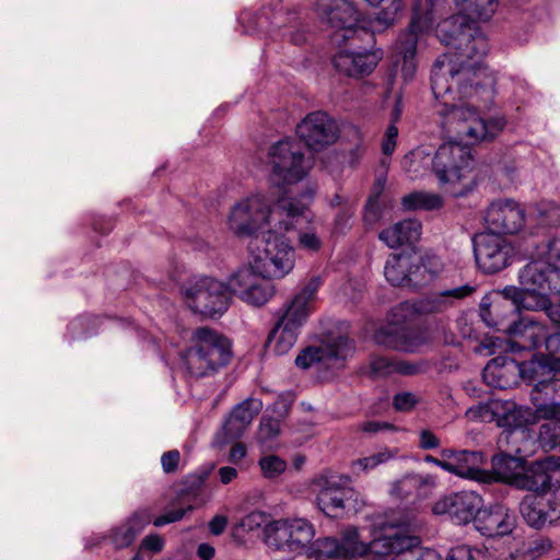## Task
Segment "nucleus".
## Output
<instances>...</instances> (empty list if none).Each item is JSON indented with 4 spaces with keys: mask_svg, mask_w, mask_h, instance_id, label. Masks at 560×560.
I'll use <instances>...</instances> for the list:
<instances>
[{
    "mask_svg": "<svg viewBox=\"0 0 560 560\" xmlns=\"http://www.w3.org/2000/svg\"><path fill=\"white\" fill-rule=\"evenodd\" d=\"M271 180L280 186L302 180L310 168L300 145L289 139L279 140L269 150Z\"/></svg>",
    "mask_w": 560,
    "mask_h": 560,
    "instance_id": "18",
    "label": "nucleus"
},
{
    "mask_svg": "<svg viewBox=\"0 0 560 560\" xmlns=\"http://www.w3.org/2000/svg\"><path fill=\"white\" fill-rule=\"evenodd\" d=\"M401 205L405 210L432 211V210H438V209L442 208L443 198L439 194H435V192L412 191L402 197Z\"/></svg>",
    "mask_w": 560,
    "mask_h": 560,
    "instance_id": "38",
    "label": "nucleus"
},
{
    "mask_svg": "<svg viewBox=\"0 0 560 560\" xmlns=\"http://www.w3.org/2000/svg\"><path fill=\"white\" fill-rule=\"evenodd\" d=\"M300 140L312 151L331 145L339 137L336 121L325 112H312L296 126Z\"/></svg>",
    "mask_w": 560,
    "mask_h": 560,
    "instance_id": "23",
    "label": "nucleus"
},
{
    "mask_svg": "<svg viewBox=\"0 0 560 560\" xmlns=\"http://www.w3.org/2000/svg\"><path fill=\"white\" fill-rule=\"evenodd\" d=\"M381 207L376 198H370L364 207L363 219L366 223L372 224L381 217Z\"/></svg>",
    "mask_w": 560,
    "mask_h": 560,
    "instance_id": "57",
    "label": "nucleus"
},
{
    "mask_svg": "<svg viewBox=\"0 0 560 560\" xmlns=\"http://www.w3.org/2000/svg\"><path fill=\"white\" fill-rule=\"evenodd\" d=\"M441 455L442 457L452 458L454 466L453 475L474 480L479 483H492L493 476L491 472L489 470L481 469L485 460L482 452L445 448L442 451Z\"/></svg>",
    "mask_w": 560,
    "mask_h": 560,
    "instance_id": "27",
    "label": "nucleus"
},
{
    "mask_svg": "<svg viewBox=\"0 0 560 560\" xmlns=\"http://www.w3.org/2000/svg\"><path fill=\"white\" fill-rule=\"evenodd\" d=\"M261 522L262 515L260 513H250L242 520L241 526L252 530L255 527H259L261 525Z\"/></svg>",
    "mask_w": 560,
    "mask_h": 560,
    "instance_id": "63",
    "label": "nucleus"
},
{
    "mask_svg": "<svg viewBox=\"0 0 560 560\" xmlns=\"http://www.w3.org/2000/svg\"><path fill=\"white\" fill-rule=\"evenodd\" d=\"M315 11L323 22L335 28L331 42L337 45L352 39L372 37L365 27L359 25L360 14L349 0H316Z\"/></svg>",
    "mask_w": 560,
    "mask_h": 560,
    "instance_id": "16",
    "label": "nucleus"
},
{
    "mask_svg": "<svg viewBox=\"0 0 560 560\" xmlns=\"http://www.w3.org/2000/svg\"><path fill=\"white\" fill-rule=\"evenodd\" d=\"M422 225L417 219H406L384 229L378 238L389 248H398L404 244L415 243L420 238Z\"/></svg>",
    "mask_w": 560,
    "mask_h": 560,
    "instance_id": "33",
    "label": "nucleus"
},
{
    "mask_svg": "<svg viewBox=\"0 0 560 560\" xmlns=\"http://www.w3.org/2000/svg\"><path fill=\"white\" fill-rule=\"evenodd\" d=\"M419 402L418 397L410 392H399L393 397V407L397 411H410Z\"/></svg>",
    "mask_w": 560,
    "mask_h": 560,
    "instance_id": "52",
    "label": "nucleus"
},
{
    "mask_svg": "<svg viewBox=\"0 0 560 560\" xmlns=\"http://www.w3.org/2000/svg\"><path fill=\"white\" fill-rule=\"evenodd\" d=\"M231 357L232 345L226 337L199 327L192 332L191 346L179 353L178 369L189 377H206L228 365Z\"/></svg>",
    "mask_w": 560,
    "mask_h": 560,
    "instance_id": "6",
    "label": "nucleus"
},
{
    "mask_svg": "<svg viewBox=\"0 0 560 560\" xmlns=\"http://www.w3.org/2000/svg\"><path fill=\"white\" fill-rule=\"evenodd\" d=\"M394 429H395L394 425L388 422L374 421V420L365 421L361 425V430L363 432L370 433V434H373V433H376V432H380L383 430H394Z\"/></svg>",
    "mask_w": 560,
    "mask_h": 560,
    "instance_id": "60",
    "label": "nucleus"
},
{
    "mask_svg": "<svg viewBox=\"0 0 560 560\" xmlns=\"http://www.w3.org/2000/svg\"><path fill=\"white\" fill-rule=\"evenodd\" d=\"M542 345L548 352V354H542L544 357H552L560 359V331L549 334L546 330V337L544 338ZM537 354H535L532 359H534Z\"/></svg>",
    "mask_w": 560,
    "mask_h": 560,
    "instance_id": "54",
    "label": "nucleus"
},
{
    "mask_svg": "<svg viewBox=\"0 0 560 560\" xmlns=\"http://www.w3.org/2000/svg\"><path fill=\"white\" fill-rule=\"evenodd\" d=\"M214 547L208 542H201L197 548V556L201 560H211L214 557Z\"/></svg>",
    "mask_w": 560,
    "mask_h": 560,
    "instance_id": "64",
    "label": "nucleus"
},
{
    "mask_svg": "<svg viewBox=\"0 0 560 560\" xmlns=\"http://www.w3.org/2000/svg\"><path fill=\"white\" fill-rule=\"evenodd\" d=\"M261 409L262 401L258 398H246L237 404L223 424L225 438L240 439Z\"/></svg>",
    "mask_w": 560,
    "mask_h": 560,
    "instance_id": "32",
    "label": "nucleus"
},
{
    "mask_svg": "<svg viewBox=\"0 0 560 560\" xmlns=\"http://www.w3.org/2000/svg\"><path fill=\"white\" fill-rule=\"evenodd\" d=\"M101 318L93 315H82L74 318L68 325V334L71 339L89 338L98 330Z\"/></svg>",
    "mask_w": 560,
    "mask_h": 560,
    "instance_id": "45",
    "label": "nucleus"
},
{
    "mask_svg": "<svg viewBox=\"0 0 560 560\" xmlns=\"http://www.w3.org/2000/svg\"><path fill=\"white\" fill-rule=\"evenodd\" d=\"M238 21L246 34L281 37L294 45L307 40V31L301 12L295 7L285 5L276 0L257 12L244 10Z\"/></svg>",
    "mask_w": 560,
    "mask_h": 560,
    "instance_id": "5",
    "label": "nucleus"
},
{
    "mask_svg": "<svg viewBox=\"0 0 560 560\" xmlns=\"http://www.w3.org/2000/svg\"><path fill=\"white\" fill-rule=\"evenodd\" d=\"M188 306L208 317L221 316L229 308L231 296L230 278L224 283L211 277H194L182 287Z\"/></svg>",
    "mask_w": 560,
    "mask_h": 560,
    "instance_id": "13",
    "label": "nucleus"
},
{
    "mask_svg": "<svg viewBox=\"0 0 560 560\" xmlns=\"http://www.w3.org/2000/svg\"><path fill=\"white\" fill-rule=\"evenodd\" d=\"M290 534L288 520H278L268 524L265 528V540L268 547L276 550L290 552Z\"/></svg>",
    "mask_w": 560,
    "mask_h": 560,
    "instance_id": "39",
    "label": "nucleus"
},
{
    "mask_svg": "<svg viewBox=\"0 0 560 560\" xmlns=\"http://www.w3.org/2000/svg\"><path fill=\"white\" fill-rule=\"evenodd\" d=\"M520 513L536 529L555 525L560 520V506L540 494H526L520 503Z\"/></svg>",
    "mask_w": 560,
    "mask_h": 560,
    "instance_id": "29",
    "label": "nucleus"
},
{
    "mask_svg": "<svg viewBox=\"0 0 560 560\" xmlns=\"http://www.w3.org/2000/svg\"><path fill=\"white\" fill-rule=\"evenodd\" d=\"M498 423L504 429L499 438V445H506L511 453L503 451L492 456V482L504 481L516 488V479L522 477L525 458L530 453L528 446L534 444V440L515 411L505 412L498 419Z\"/></svg>",
    "mask_w": 560,
    "mask_h": 560,
    "instance_id": "7",
    "label": "nucleus"
},
{
    "mask_svg": "<svg viewBox=\"0 0 560 560\" xmlns=\"http://www.w3.org/2000/svg\"><path fill=\"white\" fill-rule=\"evenodd\" d=\"M164 544L165 541L162 536L159 534H150L142 539L141 547L145 550L158 553L163 550Z\"/></svg>",
    "mask_w": 560,
    "mask_h": 560,
    "instance_id": "56",
    "label": "nucleus"
},
{
    "mask_svg": "<svg viewBox=\"0 0 560 560\" xmlns=\"http://www.w3.org/2000/svg\"><path fill=\"white\" fill-rule=\"evenodd\" d=\"M180 460V453L177 450L164 452L161 456V466L165 474H173L177 470Z\"/></svg>",
    "mask_w": 560,
    "mask_h": 560,
    "instance_id": "55",
    "label": "nucleus"
},
{
    "mask_svg": "<svg viewBox=\"0 0 560 560\" xmlns=\"http://www.w3.org/2000/svg\"><path fill=\"white\" fill-rule=\"evenodd\" d=\"M517 373L511 374V370L494 368L492 364H487L482 371V378L485 383L493 388L506 389L517 383Z\"/></svg>",
    "mask_w": 560,
    "mask_h": 560,
    "instance_id": "44",
    "label": "nucleus"
},
{
    "mask_svg": "<svg viewBox=\"0 0 560 560\" xmlns=\"http://www.w3.org/2000/svg\"><path fill=\"white\" fill-rule=\"evenodd\" d=\"M398 137V128L395 126V124H390L385 132V137L382 142V152L386 156L382 160V164L384 166L388 165V156L393 154L396 148V140Z\"/></svg>",
    "mask_w": 560,
    "mask_h": 560,
    "instance_id": "51",
    "label": "nucleus"
},
{
    "mask_svg": "<svg viewBox=\"0 0 560 560\" xmlns=\"http://www.w3.org/2000/svg\"><path fill=\"white\" fill-rule=\"evenodd\" d=\"M354 350L353 341L343 334L329 332L319 346L303 349L295 358L296 366L307 370L315 364L341 369Z\"/></svg>",
    "mask_w": 560,
    "mask_h": 560,
    "instance_id": "19",
    "label": "nucleus"
},
{
    "mask_svg": "<svg viewBox=\"0 0 560 560\" xmlns=\"http://www.w3.org/2000/svg\"><path fill=\"white\" fill-rule=\"evenodd\" d=\"M485 221L488 232L501 234H514L525 224V211L513 199H498L492 201L486 210Z\"/></svg>",
    "mask_w": 560,
    "mask_h": 560,
    "instance_id": "25",
    "label": "nucleus"
},
{
    "mask_svg": "<svg viewBox=\"0 0 560 560\" xmlns=\"http://www.w3.org/2000/svg\"><path fill=\"white\" fill-rule=\"evenodd\" d=\"M258 465L262 476L267 479H275L282 475L287 469V462L278 455L269 454L262 456Z\"/></svg>",
    "mask_w": 560,
    "mask_h": 560,
    "instance_id": "47",
    "label": "nucleus"
},
{
    "mask_svg": "<svg viewBox=\"0 0 560 560\" xmlns=\"http://www.w3.org/2000/svg\"><path fill=\"white\" fill-rule=\"evenodd\" d=\"M410 268H412L411 254H392L386 260L384 276L392 285L407 287Z\"/></svg>",
    "mask_w": 560,
    "mask_h": 560,
    "instance_id": "36",
    "label": "nucleus"
},
{
    "mask_svg": "<svg viewBox=\"0 0 560 560\" xmlns=\"http://www.w3.org/2000/svg\"><path fill=\"white\" fill-rule=\"evenodd\" d=\"M482 506L483 500L479 493L474 490H464L444 495L434 503L432 511L436 515H447L458 525H465L474 523Z\"/></svg>",
    "mask_w": 560,
    "mask_h": 560,
    "instance_id": "24",
    "label": "nucleus"
},
{
    "mask_svg": "<svg viewBox=\"0 0 560 560\" xmlns=\"http://www.w3.org/2000/svg\"><path fill=\"white\" fill-rule=\"evenodd\" d=\"M429 264L430 260L428 258L412 255V268L408 272L407 287L421 288L436 277L438 271L433 270Z\"/></svg>",
    "mask_w": 560,
    "mask_h": 560,
    "instance_id": "42",
    "label": "nucleus"
},
{
    "mask_svg": "<svg viewBox=\"0 0 560 560\" xmlns=\"http://www.w3.org/2000/svg\"><path fill=\"white\" fill-rule=\"evenodd\" d=\"M280 433L279 420L271 417H262L258 430V442L267 448L272 447V441Z\"/></svg>",
    "mask_w": 560,
    "mask_h": 560,
    "instance_id": "46",
    "label": "nucleus"
},
{
    "mask_svg": "<svg viewBox=\"0 0 560 560\" xmlns=\"http://www.w3.org/2000/svg\"><path fill=\"white\" fill-rule=\"evenodd\" d=\"M206 477L207 474H195L188 476L184 481L185 491L195 493L200 490L205 483Z\"/></svg>",
    "mask_w": 560,
    "mask_h": 560,
    "instance_id": "59",
    "label": "nucleus"
},
{
    "mask_svg": "<svg viewBox=\"0 0 560 560\" xmlns=\"http://www.w3.org/2000/svg\"><path fill=\"white\" fill-rule=\"evenodd\" d=\"M412 521L386 522L371 541L370 560H444L434 549H419L421 540L411 534Z\"/></svg>",
    "mask_w": 560,
    "mask_h": 560,
    "instance_id": "11",
    "label": "nucleus"
},
{
    "mask_svg": "<svg viewBox=\"0 0 560 560\" xmlns=\"http://www.w3.org/2000/svg\"><path fill=\"white\" fill-rule=\"evenodd\" d=\"M475 291V285L466 283L453 289L429 293L415 303H399L388 313L387 323L375 331V342L397 351L416 352L428 343L429 338L427 331L416 325L413 316L416 314H443L456 307L460 301L470 296Z\"/></svg>",
    "mask_w": 560,
    "mask_h": 560,
    "instance_id": "3",
    "label": "nucleus"
},
{
    "mask_svg": "<svg viewBox=\"0 0 560 560\" xmlns=\"http://www.w3.org/2000/svg\"><path fill=\"white\" fill-rule=\"evenodd\" d=\"M560 458L547 455L530 463L525 462L522 477L516 479V488L534 492H546L553 489Z\"/></svg>",
    "mask_w": 560,
    "mask_h": 560,
    "instance_id": "26",
    "label": "nucleus"
},
{
    "mask_svg": "<svg viewBox=\"0 0 560 560\" xmlns=\"http://www.w3.org/2000/svg\"><path fill=\"white\" fill-rule=\"evenodd\" d=\"M518 279L535 306L545 310L548 316L551 307L560 305V272L542 259L534 257L533 253L530 261L520 270Z\"/></svg>",
    "mask_w": 560,
    "mask_h": 560,
    "instance_id": "12",
    "label": "nucleus"
},
{
    "mask_svg": "<svg viewBox=\"0 0 560 560\" xmlns=\"http://www.w3.org/2000/svg\"><path fill=\"white\" fill-rule=\"evenodd\" d=\"M406 8L405 0H392L390 4L382 10H380L374 18L373 21V31L369 33L372 37H368L369 39H373L375 32H382L385 28L395 24V22L400 19L404 14Z\"/></svg>",
    "mask_w": 560,
    "mask_h": 560,
    "instance_id": "40",
    "label": "nucleus"
},
{
    "mask_svg": "<svg viewBox=\"0 0 560 560\" xmlns=\"http://www.w3.org/2000/svg\"><path fill=\"white\" fill-rule=\"evenodd\" d=\"M290 552L307 556L308 547L314 538L313 525L303 518L288 520Z\"/></svg>",
    "mask_w": 560,
    "mask_h": 560,
    "instance_id": "35",
    "label": "nucleus"
},
{
    "mask_svg": "<svg viewBox=\"0 0 560 560\" xmlns=\"http://www.w3.org/2000/svg\"><path fill=\"white\" fill-rule=\"evenodd\" d=\"M434 478L430 475L408 474L392 488V493L402 500L421 499L434 487Z\"/></svg>",
    "mask_w": 560,
    "mask_h": 560,
    "instance_id": "34",
    "label": "nucleus"
},
{
    "mask_svg": "<svg viewBox=\"0 0 560 560\" xmlns=\"http://www.w3.org/2000/svg\"><path fill=\"white\" fill-rule=\"evenodd\" d=\"M474 525L483 536H505L510 535L515 528L516 517L506 506L495 503L488 508H480Z\"/></svg>",
    "mask_w": 560,
    "mask_h": 560,
    "instance_id": "28",
    "label": "nucleus"
},
{
    "mask_svg": "<svg viewBox=\"0 0 560 560\" xmlns=\"http://www.w3.org/2000/svg\"><path fill=\"white\" fill-rule=\"evenodd\" d=\"M314 191L308 189L300 195L298 198L302 203L306 206L305 209V215L306 218L302 219L298 224L295 229H291L290 231L296 230L299 231L298 234V241H299V247L308 250V252H318L323 245V242L320 237L317 235V233L308 229L306 231L302 230V224L304 222H310V214H308V203L313 200Z\"/></svg>",
    "mask_w": 560,
    "mask_h": 560,
    "instance_id": "37",
    "label": "nucleus"
},
{
    "mask_svg": "<svg viewBox=\"0 0 560 560\" xmlns=\"http://www.w3.org/2000/svg\"><path fill=\"white\" fill-rule=\"evenodd\" d=\"M322 284L319 277H313L283 308L279 311L278 320L270 331L267 346L278 355H283L298 341L302 327L312 312V303Z\"/></svg>",
    "mask_w": 560,
    "mask_h": 560,
    "instance_id": "8",
    "label": "nucleus"
},
{
    "mask_svg": "<svg viewBox=\"0 0 560 560\" xmlns=\"http://www.w3.org/2000/svg\"><path fill=\"white\" fill-rule=\"evenodd\" d=\"M313 487L317 491V505L328 517H339L357 503V492L348 475L326 471L314 480Z\"/></svg>",
    "mask_w": 560,
    "mask_h": 560,
    "instance_id": "17",
    "label": "nucleus"
},
{
    "mask_svg": "<svg viewBox=\"0 0 560 560\" xmlns=\"http://www.w3.org/2000/svg\"><path fill=\"white\" fill-rule=\"evenodd\" d=\"M491 303L489 298L485 296L480 302V317L489 327H495L499 330H505L508 338L489 337L486 338L480 347L488 350V354L500 353H521L522 351H532L542 345L546 337V327L535 319L523 317L516 322L513 319L506 327L501 322L495 320L491 315Z\"/></svg>",
    "mask_w": 560,
    "mask_h": 560,
    "instance_id": "10",
    "label": "nucleus"
},
{
    "mask_svg": "<svg viewBox=\"0 0 560 560\" xmlns=\"http://www.w3.org/2000/svg\"><path fill=\"white\" fill-rule=\"evenodd\" d=\"M459 10L441 21L436 37L448 51L438 57L431 70V90L436 97L448 94L452 82L465 97H477L482 105L494 101L497 77L482 63L489 52L487 36L477 21H488L494 13L497 0H454Z\"/></svg>",
    "mask_w": 560,
    "mask_h": 560,
    "instance_id": "1",
    "label": "nucleus"
},
{
    "mask_svg": "<svg viewBox=\"0 0 560 560\" xmlns=\"http://www.w3.org/2000/svg\"><path fill=\"white\" fill-rule=\"evenodd\" d=\"M381 55L368 49L364 51L340 50L331 59L332 67L341 74L350 78H363L373 72Z\"/></svg>",
    "mask_w": 560,
    "mask_h": 560,
    "instance_id": "31",
    "label": "nucleus"
},
{
    "mask_svg": "<svg viewBox=\"0 0 560 560\" xmlns=\"http://www.w3.org/2000/svg\"><path fill=\"white\" fill-rule=\"evenodd\" d=\"M497 296L509 303V311L512 316H514L520 308L538 310L532 296H529V293L525 291L523 285L521 288L513 285L505 287L500 293H497Z\"/></svg>",
    "mask_w": 560,
    "mask_h": 560,
    "instance_id": "41",
    "label": "nucleus"
},
{
    "mask_svg": "<svg viewBox=\"0 0 560 560\" xmlns=\"http://www.w3.org/2000/svg\"><path fill=\"white\" fill-rule=\"evenodd\" d=\"M371 542L365 544L359 537L355 527H347L340 537H323L311 541L307 550L308 558H354L358 556H371Z\"/></svg>",
    "mask_w": 560,
    "mask_h": 560,
    "instance_id": "21",
    "label": "nucleus"
},
{
    "mask_svg": "<svg viewBox=\"0 0 560 560\" xmlns=\"http://www.w3.org/2000/svg\"><path fill=\"white\" fill-rule=\"evenodd\" d=\"M420 372V366L409 361H395V373L401 375H415Z\"/></svg>",
    "mask_w": 560,
    "mask_h": 560,
    "instance_id": "61",
    "label": "nucleus"
},
{
    "mask_svg": "<svg viewBox=\"0 0 560 560\" xmlns=\"http://www.w3.org/2000/svg\"><path fill=\"white\" fill-rule=\"evenodd\" d=\"M306 206L298 197L281 196L276 201L265 194L249 195L236 202L229 214V228L237 236L258 241L266 230L290 231L304 218Z\"/></svg>",
    "mask_w": 560,
    "mask_h": 560,
    "instance_id": "4",
    "label": "nucleus"
},
{
    "mask_svg": "<svg viewBox=\"0 0 560 560\" xmlns=\"http://www.w3.org/2000/svg\"><path fill=\"white\" fill-rule=\"evenodd\" d=\"M397 454V450L384 448L378 453L353 460L350 466L351 472L355 476L368 474L369 471L375 469L377 466L395 458Z\"/></svg>",
    "mask_w": 560,
    "mask_h": 560,
    "instance_id": "43",
    "label": "nucleus"
},
{
    "mask_svg": "<svg viewBox=\"0 0 560 560\" xmlns=\"http://www.w3.org/2000/svg\"><path fill=\"white\" fill-rule=\"evenodd\" d=\"M526 362L527 361L517 362L515 359L508 355L499 354L491 359L487 364H492L494 368H499L500 370H511V374L514 375V373H517L520 377L525 380V375L521 372V369Z\"/></svg>",
    "mask_w": 560,
    "mask_h": 560,
    "instance_id": "50",
    "label": "nucleus"
},
{
    "mask_svg": "<svg viewBox=\"0 0 560 560\" xmlns=\"http://www.w3.org/2000/svg\"><path fill=\"white\" fill-rule=\"evenodd\" d=\"M287 232L275 228L262 233V248L257 247L252 265L265 277L282 279L294 267L295 250L284 235Z\"/></svg>",
    "mask_w": 560,
    "mask_h": 560,
    "instance_id": "14",
    "label": "nucleus"
},
{
    "mask_svg": "<svg viewBox=\"0 0 560 560\" xmlns=\"http://www.w3.org/2000/svg\"><path fill=\"white\" fill-rule=\"evenodd\" d=\"M226 525H228V517L226 516H224V515H215L209 522V525H208L209 526V532L212 535H214V536H219V535H221L225 530Z\"/></svg>",
    "mask_w": 560,
    "mask_h": 560,
    "instance_id": "62",
    "label": "nucleus"
},
{
    "mask_svg": "<svg viewBox=\"0 0 560 560\" xmlns=\"http://www.w3.org/2000/svg\"><path fill=\"white\" fill-rule=\"evenodd\" d=\"M440 445L439 439L430 431L422 430L419 434V446L422 450H434Z\"/></svg>",
    "mask_w": 560,
    "mask_h": 560,
    "instance_id": "58",
    "label": "nucleus"
},
{
    "mask_svg": "<svg viewBox=\"0 0 560 560\" xmlns=\"http://www.w3.org/2000/svg\"><path fill=\"white\" fill-rule=\"evenodd\" d=\"M446 560H487V556L478 548L460 545L448 551Z\"/></svg>",
    "mask_w": 560,
    "mask_h": 560,
    "instance_id": "49",
    "label": "nucleus"
},
{
    "mask_svg": "<svg viewBox=\"0 0 560 560\" xmlns=\"http://www.w3.org/2000/svg\"><path fill=\"white\" fill-rule=\"evenodd\" d=\"M395 373V361L387 357L373 355L370 359V375L373 378L385 377Z\"/></svg>",
    "mask_w": 560,
    "mask_h": 560,
    "instance_id": "48",
    "label": "nucleus"
},
{
    "mask_svg": "<svg viewBox=\"0 0 560 560\" xmlns=\"http://www.w3.org/2000/svg\"><path fill=\"white\" fill-rule=\"evenodd\" d=\"M438 2L439 0H425L424 3L422 0H415L410 23L397 38L395 51L402 60L401 72L405 80L412 79L416 73L418 36L431 28Z\"/></svg>",
    "mask_w": 560,
    "mask_h": 560,
    "instance_id": "15",
    "label": "nucleus"
},
{
    "mask_svg": "<svg viewBox=\"0 0 560 560\" xmlns=\"http://www.w3.org/2000/svg\"><path fill=\"white\" fill-rule=\"evenodd\" d=\"M450 84L447 95L434 97L440 106L436 112L442 129L456 140L441 144L431 163L440 184L454 186L465 177L474 162L470 144L493 139L503 130L506 120L503 116L481 118L480 112L489 109L493 101L482 105L477 97L460 95L458 85L451 79Z\"/></svg>",
    "mask_w": 560,
    "mask_h": 560,
    "instance_id": "2",
    "label": "nucleus"
},
{
    "mask_svg": "<svg viewBox=\"0 0 560 560\" xmlns=\"http://www.w3.org/2000/svg\"><path fill=\"white\" fill-rule=\"evenodd\" d=\"M521 372L533 384L530 401L538 417L560 420V359L536 355L528 360Z\"/></svg>",
    "mask_w": 560,
    "mask_h": 560,
    "instance_id": "9",
    "label": "nucleus"
},
{
    "mask_svg": "<svg viewBox=\"0 0 560 560\" xmlns=\"http://www.w3.org/2000/svg\"><path fill=\"white\" fill-rule=\"evenodd\" d=\"M471 242L476 265L482 273L493 275L512 264L514 247L502 235L480 232L472 236Z\"/></svg>",
    "mask_w": 560,
    "mask_h": 560,
    "instance_id": "20",
    "label": "nucleus"
},
{
    "mask_svg": "<svg viewBox=\"0 0 560 560\" xmlns=\"http://www.w3.org/2000/svg\"><path fill=\"white\" fill-rule=\"evenodd\" d=\"M150 523V511L147 509L138 510L132 513L125 522L112 528L108 536L101 534L94 535L92 537V545H98L103 540H109V542L116 549L127 548L136 540L138 535Z\"/></svg>",
    "mask_w": 560,
    "mask_h": 560,
    "instance_id": "30",
    "label": "nucleus"
},
{
    "mask_svg": "<svg viewBox=\"0 0 560 560\" xmlns=\"http://www.w3.org/2000/svg\"><path fill=\"white\" fill-rule=\"evenodd\" d=\"M271 277H265L253 265L238 268L230 276L233 295L253 306L265 305L275 294Z\"/></svg>",
    "mask_w": 560,
    "mask_h": 560,
    "instance_id": "22",
    "label": "nucleus"
},
{
    "mask_svg": "<svg viewBox=\"0 0 560 560\" xmlns=\"http://www.w3.org/2000/svg\"><path fill=\"white\" fill-rule=\"evenodd\" d=\"M192 508L188 506L187 509H176L162 514L154 520L151 518V522L155 527H162L166 524H171L177 522L184 517L187 511H190Z\"/></svg>",
    "mask_w": 560,
    "mask_h": 560,
    "instance_id": "53",
    "label": "nucleus"
}]
</instances>
